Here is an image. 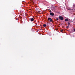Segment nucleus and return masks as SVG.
Returning <instances> with one entry per match:
<instances>
[{"mask_svg":"<svg viewBox=\"0 0 75 75\" xmlns=\"http://www.w3.org/2000/svg\"><path fill=\"white\" fill-rule=\"evenodd\" d=\"M47 26H48V25H47Z\"/></svg>","mask_w":75,"mask_h":75,"instance_id":"15","label":"nucleus"},{"mask_svg":"<svg viewBox=\"0 0 75 75\" xmlns=\"http://www.w3.org/2000/svg\"><path fill=\"white\" fill-rule=\"evenodd\" d=\"M73 7H75V4H74L73 5Z\"/></svg>","mask_w":75,"mask_h":75,"instance_id":"12","label":"nucleus"},{"mask_svg":"<svg viewBox=\"0 0 75 75\" xmlns=\"http://www.w3.org/2000/svg\"><path fill=\"white\" fill-rule=\"evenodd\" d=\"M68 28H69V26H67V29H68Z\"/></svg>","mask_w":75,"mask_h":75,"instance_id":"11","label":"nucleus"},{"mask_svg":"<svg viewBox=\"0 0 75 75\" xmlns=\"http://www.w3.org/2000/svg\"><path fill=\"white\" fill-rule=\"evenodd\" d=\"M58 20V18H56V20Z\"/></svg>","mask_w":75,"mask_h":75,"instance_id":"13","label":"nucleus"},{"mask_svg":"<svg viewBox=\"0 0 75 75\" xmlns=\"http://www.w3.org/2000/svg\"><path fill=\"white\" fill-rule=\"evenodd\" d=\"M36 11L37 12H38V13H40V9L38 8H36Z\"/></svg>","mask_w":75,"mask_h":75,"instance_id":"3","label":"nucleus"},{"mask_svg":"<svg viewBox=\"0 0 75 75\" xmlns=\"http://www.w3.org/2000/svg\"><path fill=\"white\" fill-rule=\"evenodd\" d=\"M65 21H68V19L66 18V19H65Z\"/></svg>","mask_w":75,"mask_h":75,"instance_id":"7","label":"nucleus"},{"mask_svg":"<svg viewBox=\"0 0 75 75\" xmlns=\"http://www.w3.org/2000/svg\"><path fill=\"white\" fill-rule=\"evenodd\" d=\"M67 25H69H69H70V22H69L68 23Z\"/></svg>","mask_w":75,"mask_h":75,"instance_id":"8","label":"nucleus"},{"mask_svg":"<svg viewBox=\"0 0 75 75\" xmlns=\"http://www.w3.org/2000/svg\"><path fill=\"white\" fill-rule=\"evenodd\" d=\"M64 31V30L63 29H62L61 30V32H62V31Z\"/></svg>","mask_w":75,"mask_h":75,"instance_id":"10","label":"nucleus"},{"mask_svg":"<svg viewBox=\"0 0 75 75\" xmlns=\"http://www.w3.org/2000/svg\"><path fill=\"white\" fill-rule=\"evenodd\" d=\"M50 14L51 15V16H54V13H53L52 12H50Z\"/></svg>","mask_w":75,"mask_h":75,"instance_id":"4","label":"nucleus"},{"mask_svg":"<svg viewBox=\"0 0 75 75\" xmlns=\"http://www.w3.org/2000/svg\"><path fill=\"white\" fill-rule=\"evenodd\" d=\"M59 18L60 20H62V21L64 20V18L63 17L61 16H59Z\"/></svg>","mask_w":75,"mask_h":75,"instance_id":"1","label":"nucleus"},{"mask_svg":"<svg viewBox=\"0 0 75 75\" xmlns=\"http://www.w3.org/2000/svg\"><path fill=\"white\" fill-rule=\"evenodd\" d=\"M43 26L44 27H46L47 25H46V24H44L43 25Z\"/></svg>","mask_w":75,"mask_h":75,"instance_id":"9","label":"nucleus"},{"mask_svg":"<svg viewBox=\"0 0 75 75\" xmlns=\"http://www.w3.org/2000/svg\"><path fill=\"white\" fill-rule=\"evenodd\" d=\"M52 9H53L54 11H55V7H52Z\"/></svg>","mask_w":75,"mask_h":75,"instance_id":"6","label":"nucleus"},{"mask_svg":"<svg viewBox=\"0 0 75 75\" xmlns=\"http://www.w3.org/2000/svg\"><path fill=\"white\" fill-rule=\"evenodd\" d=\"M48 20H50V22H52V21H53L52 19H51V18H48Z\"/></svg>","mask_w":75,"mask_h":75,"instance_id":"2","label":"nucleus"},{"mask_svg":"<svg viewBox=\"0 0 75 75\" xmlns=\"http://www.w3.org/2000/svg\"><path fill=\"white\" fill-rule=\"evenodd\" d=\"M34 18H32L30 19L31 21H34Z\"/></svg>","mask_w":75,"mask_h":75,"instance_id":"5","label":"nucleus"},{"mask_svg":"<svg viewBox=\"0 0 75 75\" xmlns=\"http://www.w3.org/2000/svg\"><path fill=\"white\" fill-rule=\"evenodd\" d=\"M74 31H75V28L73 30Z\"/></svg>","mask_w":75,"mask_h":75,"instance_id":"14","label":"nucleus"}]
</instances>
